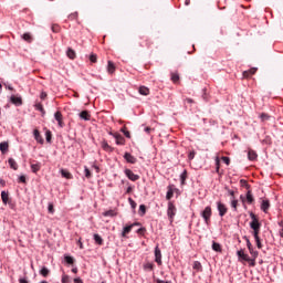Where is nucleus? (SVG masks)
Listing matches in <instances>:
<instances>
[{"label":"nucleus","mask_w":283,"mask_h":283,"mask_svg":"<svg viewBox=\"0 0 283 283\" xmlns=\"http://www.w3.org/2000/svg\"><path fill=\"white\" fill-rule=\"evenodd\" d=\"M250 229H252V235L255 240L258 249H262V241L260 240V229L262 228V223H260V219H258V216L255 213L250 212Z\"/></svg>","instance_id":"f257e3e1"},{"label":"nucleus","mask_w":283,"mask_h":283,"mask_svg":"<svg viewBox=\"0 0 283 283\" xmlns=\"http://www.w3.org/2000/svg\"><path fill=\"white\" fill-rule=\"evenodd\" d=\"M237 255L239 260H242L243 262H249V266H255V259H251L249 254L244 253V250L241 249L237 252Z\"/></svg>","instance_id":"f03ea898"},{"label":"nucleus","mask_w":283,"mask_h":283,"mask_svg":"<svg viewBox=\"0 0 283 283\" xmlns=\"http://www.w3.org/2000/svg\"><path fill=\"white\" fill-rule=\"evenodd\" d=\"M177 211L178 210L176 209V206L174 205V202L169 201L168 208H167V216H168L170 224H174V218H176Z\"/></svg>","instance_id":"7ed1b4c3"},{"label":"nucleus","mask_w":283,"mask_h":283,"mask_svg":"<svg viewBox=\"0 0 283 283\" xmlns=\"http://www.w3.org/2000/svg\"><path fill=\"white\" fill-rule=\"evenodd\" d=\"M211 216H212V210L211 206H208L201 211V218L205 220V224H209L211 222Z\"/></svg>","instance_id":"20e7f679"},{"label":"nucleus","mask_w":283,"mask_h":283,"mask_svg":"<svg viewBox=\"0 0 283 283\" xmlns=\"http://www.w3.org/2000/svg\"><path fill=\"white\" fill-rule=\"evenodd\" d=\"M217 211L219 212L220 218H224L229 208H227V205L222 203V201H217Z\"/></svg>","instance_id":"39448f33"},{"label":"nucleus","mask_w":283,"mask_h":283,"mask_svg":"<svg viewBox=\"0 0 283 283\" xmlns=\"http://www.w3.org/2000/svg\"><path fill=\"white\" fill-rule=\"evenodd\" d=\"M124 174H125L126 178H128V180H132V182H136V180H140V176L134 174V171H132V169H129V168H126L124 170Z\"/></svg>","instance_id":"423d86ee"},{"label":"nucleus","mask_w":283,"mask_h":283,"mask_svg":"<svg viewBox=\"0 0 283 283\" xmlns=\"http://www.w3.org/2000/svg\"><path fill=\"white\" fill-rule=\"evenodd\" d=\"M155 262L158 264V266H163V252L158 245L155 248Z\"/></svg>","instance_id":"0eeeda50"},{"label":"nucleus","mask_w":283,"mask_h":283,"mask_svg":"<svg viewBox=\"0 0 283 283\" xmlns=\"http://www.w3.org/2000/svg\"><path fill=\"white\" fill-rule=\"evenodd\" d=\"M10 103L15 105V107H21V105H23V98L21 96L11 95Z\"/></svg>","instance_id":"6e6552de"},{"label":"nucleus","mask_w":283,"mask_h":283,"mask_svg":"<svg viewBox=\"0 0 283 283\" xmlns=\"http://www.w3.org/2000/svg\"><path fill=\"white\" fill-rule=\"evenodd\" d=\"M109 135L115 138L116 145H125V137H123L120 134H118V133H115V134L114 133H109Z\"/></svg>","instance_id":"1a4fd4ad"},{"label":"nucleus","mask_w":283,"mask_h":283,"mask_svg":"<svg viewBox=\"0 0 283 283\" xmlns=\"http://www.w3.org/2000/svg\"><path fill=\"white\" fill-rule=\"evenodd\" d=\"M124 160H126V163H128L129 165H136L137 163L136 157H134L130 153L124 154Z\"/></svg>","instance_id":"9d476101"},{"label":"nucleus","mask_w":283,"mask_h":283,"mask_svg":"<svg viewBox=\"0 0 283 283\" xmlns=\"http://www.w3.org/2000/svg\"><path fill=\"white\" fill-rule=\"evenodd\" d=\"M269 209H271V202L269 199H264L261 203V211H263V213H269Z\"/></svg>","instance_id":"9b49d317"},{"label":"nucleus","mask_w":283,"mask_h":283,"mask_svg":"<svg viewBox=\"0 0 283 283\" xmlns=\"http://www.w3.org/2000/svg\"><path fill=\"white\" fill-rule=\"evenodd\" d=\"M33 136L36 143H39L40 145H43L44 140H43V137L41 136V133H39V129L33 130Z\"/></svg>","instance_id":"f8f14e48"},{"label":"nucleus","mask_w":283,"mask_h":283,"mask_svg":"<svg viewBox=\"0 0 283 283\" xmlns=\"http://www.w3.org/2000/svg\"><path fill=\"white\" fill-rule=\"evenodd\" d=\"M80 118L82 120H90L92 118V115H90V112L87 111H82L80 114H78Z\"/></svg>","instance_id":"ddd939ff"},{"label":"nucleus","mask_w":283,"mask_h":283,"mask_svg":"<svg viewBox=\"0 0 283 283\" xmlns=\"http://www.w3.org/2000/svg\"><path fill=\"white\" fill-rule=\"evenodd\" d=\"M167 193H166V200H170L171 198H174V185H169L167 187Z\"/></svg>","instance_id":"4468645a"},{"label":"nucleus","mask_w":283,"mask_h":283,"mask_svg":"<svg viewBox=\"0 0 283 283\" xmlns=\"http://www.w3.org/2000/svg\"><path fill=\"white\" fill-rule=\"evenodd\" d=\"M107 72L108 74H114L116 72V65H114V62H107Z\"/></svg>","instance_id":"2eb2a0df"},{"label":"nucleus","mask_w":283,"mask_h":283,"mask_svg":"<svg viewBox=\"0 0 283 283\" xmlns=\"http://www.w3.org/2000/svg\"><path fill=\"white\" fill-rule=\"evenodd\" d=\"M245 200L248 205H253V202H255V199L253 198V193L251 192V190H248Z\"/></svg>","instance_id":"dca6fc26"},{"label":"nucleus","mask_w":283,"mask_h":283,"mask_svg":"<svg viewBox=\"0 0 283 283\" xmlns=\"http://www.w3.org/2000/svg\"><path fill=\"white\" fill-rule=\"evenodd\" d=\"M132 229H133L132 224L124 227L123 231H122V234H120L122 238H127V233H130Z\"/></svg>","instance_id":"f3484780"},{"label":"nucleus","mask_w":283,"mask_h":283,"mask_svg":"<svg viewBox=\"0 0 283 283\" xmlns=\"http://www.w3.org/2000/svg\"><path fill=\"white\" fill-rule=\"evenodd\" d=\"M248 159L253 161V160H258V153H255V150H249L248 151Z\"/></svg>","instance_id":"a211bd4d"},{"label":"nucleus","mask_w":283,"mask_h":283,"mask_svg":"<svg viewBox=\"0 0 283 283\" xmlns=\"http://www.w3.org/2000/svg\"><path fill=\"white\" fill-rule=\"evenodd\" d=\"M66 56H69L72 61L76 59V51L73 50L72 48H69L66 51Z\"/></svg>","instance_id":"6ab92c4d"},{"label":"nucleus","mask_w":283,"mask_h":283,"mask_svg":"<svg viewBox=\"0 0 283 283\" xmlns=\"http://www.w3.org/2000/svg\"><path fill=\"white\" fill-rule=\"evenodd\" d=\"M60 174L62 178H66V180H72V174L65 169H61Z\"/></svg>","instance_id":"aec40b11"},{"label":"nucleus","mask_w":283,"mask_h":283,"mask_svg":"<svg viewBox=\"0 0 283 283\" xmlns=\"http://www.w3.org/2000/svg\"><path fill=\"white\" fill-rule=\"evenodd\" d=\"M31 171L33 174H38V171H41V163L31 164Z\"/></svg>","instance_id":"412c9836"},{"label":"nucleus","mask_w":283,"mask_h":283,"mask_svg":"<svg viewBox=\"0 0 283 283\" xmlns=\"http://www.w3.org/2000/svg\"><path fill=\"white\" fill-rule=\"evenodd\" d=\"M138 92L142 96H149V88L147 86H140Z\"/></svg>","instance_id":"4be33fe9"},{"label":"nucleus","mask_w":283,"mask_h":283,"mask_svg":"<svg viewBox=\"0 0 283 283\" xmlns=\"http://www.w3.org/2000/svg\"><path fill=\"white\" fill-rule=\"evenodd\" d=\"M212 251H216L217 253H222V247L220 245V243L213 241L212 242Z\"/></svg>","instance_id":"5701e85b"},{"label":"nucleus","mask_w":283,"mask_h":283,"mask_svg":"<svg viewBox=\"0 0 283 283\" xmlns=\"http://www.w3.org/2000/svg\"><path fill=\"white\" fill-rule=\"evenodd\" d=\"M143 269H144V271H146V272L154 271V263H151V262H146V263H144Z\"/></svg>","instance_id":"b1692460"},{"label":"nucleus","mask_w":283,"mask_h":283,"mask_svg":"<svg viewBox=\"0 0 283 283\" xmlns=\"http://www.w3.org/2000/svg\"><path fill=\"white\" fill-rule=\"evenodd\" d=\"M8 149H9L8 142H2L0 144V151H1V154H6L8 151Z\"/></svg>","instance_id":"393cba45"},{"label":"nucleus","mask_w":283,"mask_h":283,"mask_svg":"<svg viewBox=\"0 0 283 283\" xmlns=\"http://www.w3.org/2000/svg\"><path fill=\"white\" fill-rule=\"evenodd\" d=\"M93 240L95 241L96 244H98L99 247H102L103 244V238L99 234H94L93 235Z\"/></svg>","instance_id":"a878e982"},{"label":"nucleus","mask_w":283,"mask_h":283,"mask_svg":"<svg viewBox=\"0 0 283 283\" xmlns=\"http://www.w3.org/2000/svg\"><path fill=\"white\" fill-rule=\"evenodd\" d=\"M40 275H42V277H48L50 275V269L43 266L41 270H40Z\"/></svg>","instance_id":"bb28decb"},{"label":"nucleus","mask_w":283,"mask_h":283,"mask_svg":"<svg viewBox=\"0 0 283 283\" xmlns=\"http://www.w3.org/2000/svg\"><path fill=\"white\" fill-rule=\"evenodd\" d=\"M102 148L104 149V151H114V148H112V146H109L107 142L102 143Z\"/></svg>","instance_id":"cd10ccee"},{"label":"nucleus","mask_w":283,"mask_h":283,"mask_svg":"<svg viewBox=\"0 0 283 283\" xmlns=\"http://www.w3.org/2000/svg\"><path fill=\"white\" fill-rule=\"evenodd\" d=\"M9 165H10L11 169H14V171H17L19 169V165H17V161L13 158L9 159Z\"/></svg>","instance_id":"c85d7f7f"},{"label":"nucleus","mask_w":283,"mask_h":283,"mask_svg":"<svg viewBox=\"0 0 283 283\" xmlns=\"http://www.w3.org/2000/svg\"><path fill=\"white\" fill-rule=\"evenodd\" d=\"M249 253H250V255H252L251 260H254V262H255V260H258V255H260V253L258 251H255V249H253V248L251 250H249Z\"/></svg>","instance_id":"c756f323"},{"label":"nucleus","mask_w":283,"mask_h":283,"mask_svg":"<svg viewBox=\"0 0 283 283\" xmlns=\"http://www.w3.org/2000/svg\"><path fill=\"white\" fill-rule=\"evenodd\" d=\"M187 182V170H184L180 175V185H186Z\"/></svg>","instance_id":"7c9ffc66"},{"label":"nucleus","mask_w":283,"mask_h":283,"mask_svg":"<svg viewBox=\"0 0 283 283\" xmlns=\"http://www.w3.org/2000/svg\"><path fill=\"white\" fill-rule=\"evenodd\" d=\"M1 198H2L3 205H8L9 195H8V192H7L6 190H3V191L1 192Z\"/></svg>","instance_id":"2f4dec72"},{"label":"nucleus","mask_w":283,"mask_h":283,"mask_svg":"<svg viewBox=\"0 0 283 283\" xmlns=\"http://www.w3.org/2000/svg\"><path fill=\"white\" fill-rule=\"evenodd\" d=\"M192 269H195V271H202V263H200V261H195Z\"/></svg>","instance_id":"473e14b6"},{"label":"nucleus","mask_w":283,"mask_h":283,"mask_svg":"<svg viewBox=\"0 0 283 283\" xmlns=\"http://www.w3.org/2000/svg\"><path fill=\"white\" fill-rule=\"evenodd\" d=\"M253 74H255V69L243 72L244 78H249V76H253Z\"/></svg>","instance_id":"72a5a7b5"},{"label":"nucleus","mask_w":283,"mask_h":283,"mask_svg":"<svg viewBox=\"0 0 283 283\" xmlns=\"http://www.w3.org/2000/svg\"><path fill=\"white\" fill-rule=\"evenodd\" d=\"M23 41H27V43H32V35L30 33L22 34Z\"/></svg>","instance_id":"f704fd0d"},{"label":"nucleus","mask_w":283,"mask_h":283,"mask_svg":"<svg viewBox=\"0 0 283 283\" xmlns=\"http://www.w3.org/2000/svg\"><path fill=\"white\" fill-rule=\"evenodd\" d=\"M171 81L172 83H178V81H180V75L178 72L171 73Z\"/></svg>","instance_id":"c9c22d12"},{"label":"nucleus","mask_w":283,"mask_h":283,"mask_svg":"<svg viewBox=\"0 0 283 283\" xmlns=\"http://www.w3.org/2000/svg\"><path fill=\"white\" fill-rule=\"evenodd\" d=\"M271 118V115L266 114V113H262L260 115V119L262 120V123L269 120Z\"/></svg>","instance_id":"e433bc0d"},{"label":"nucleus","mask_w":283,"mask_h":283,"mask_svg":"<svg viewBox=\"0 0 283 283\" xmlns=\"http://www.w3.org/2000/svg\"><path fill=\"white\" fill-rule=\"evenodd\" d=\"M35 109L38 112H41V114H45V109L43 108V104L41 103L35 104Z\"/></svg>","instance_id":"4c0bfd02"},{"label":"nucleus","mask_w":283,"mask_h":283,"mask_svg":"<svg viewBox=\"0 0 283 283\" xmlns=\"http://www.w3.org/2000/svg\"><path fill=\"white\" fill-rule=\"evenodd\" d=\"M54 118L56 122H59V120L61 122V120H63V114L60 111H57L54 114Z\"/></svg>","instance_id":"58836bf2"},{"label":"nucleus","mask_w":283,"mask_h":283,"mask_svg":"<svg viewBox=\"0 0 283 283\" xmlns=\"http://www.w3.org/2000/svg\"><path fill=\"white\" fill-rule=\"evenodd\" d=\"M84 174H85V178L87 179L92 178V171H90V168H87V166L84 167Z\"/></svg>","instance_id":"ea45409f"},{"label":"nucleus","mask_w":283,"mask_h":283,"mask_svg":"<svg viewBox=\"0 0 283 283\" xmlns=\"http://www.w3.org/2000/svg\"><path fill=\"white\" fill-rule=\"evenodd\" d=\"M230 205L233 208V211H238V200L237 199H231Z\"/></svg>","instance_id":"a19ab883"},{"label":"nucleus","mask_w":283,"mask_h":283,"mask_svg":"<svg viewBox=\"0 0 283 283\" xmlns=\"http://www.w3.org/2000/svg\"><path fill=\"white\" fill-rule=\"evenodd\" d=\"M64 260H65L66 264H74V258H72L70 255H65Z\"/></svg>","instance_id":"79ce46f5"},{"label":"nucleus","mask_w":283,"mask_h":283,"mask_svg":"<svg viewBox=\"0 0 283 283\" xmlns=\"http://www.w3.org/2000/svg\"><path fill=\"white\" fill-rule=\"evenodd\" d=\"M45 138H46V143H52V133L50 130L45 133Z\"/></svg>","instance_id":"37998d69"},{"label":"nucleus","mask_w":283,"mask_h":283,"mask_svg":"<svg viewBox=\"0 0 283 283\" xmlns=\"http://www.w3.org/2000/svg\"><path fill=\"white\" fill-rule=\"evenodd\" d=\"M245 242H247V247H248V250H252L253 249V244H251V240L248 239V237H243Z\"/></svg>","instance_id":"c03bdc74"},{"label":"nucleus","mask_w":283,"mask_h":283,"mask_svg":"<svg viewBox=\"0 0 283 283\" xmlns=\"http://www.w3.org/2000/svg\"><path fill=\"white\" fill-rule=\"evenodd\" d=\"M128 202H129L132 209H136L137 203H136V201H134V199H132V197L128 198Z\"/></svg>","instance_id":"a18cd8bd"},{"label":"nucleus","mask_w":283,"mask_h":283,"mask_svg":"<svg viewBox=\"0 0 283 283\" xmlns=\"http://www.w3.org/2000/svg\"><path fill=\"white\" fill-rule=\"evenodd\" d=\"M142 127H144V132L146 134H151V132H154V128L149 127V126H145V125H142Z\"/></svg>","instance_id":"49530a36"},{"label":"nucleus","mask_w":283,"mask_h":283,"mask_svg":"<svg viewBox=\"0 0 283 283\" xmlns=\"http://www.w3.org/2000/svg\"><path fill=\"white\" fill-rule=\"evenodd\" d=\"M139 211L142 212V216H145V213H147V207H145V205H140Z\"/></svg>","instance_id":"de8ad7c7"},{"label":"nucleus","mask_w":283,"mask_h":283,"mask_svg":"<svg viewBox=\"0 0 283 283\" xmlns=\"http://www.w3.org/2000/svg\"><path fill=\"white\" fill-rule=\"evenodd\" d=\"M62 283H70V275L63 274L62 275Z\"/></svg>","instance_id":"09e8293b"},{"label":"nucleus","mask_w":283,"mask_h":283,"mask_svg":"<svg viewBox=\"0 0 283 283\" xmlns=\"http://www.w3.org/2000/svg\"><path fill=\"white\" fill-rule=\"evenodd\" d=\"M88 59H90L91 63H96V61H97V56L94 53H91Z\"/></svg>","instance_id":"8fccbe9b"},{"label":"nucleus","mask_w":283,"mask_h":283,"mask_svg":"<svg viewBox=\"0 0 283 283\" xmlns=\"http://www.w3.org/2000/svg\"><path fill=\"white\" fill-rule=\"evenodd\" d=\"M48 211L49 213H54V205L52 202L49 203Z\"/></svg>","instance_id":"3c124183"},{"label":"nucleus","mask_w":283,"mask_h":283,"mask_svg":"<svg viewBox=\"0 0 283 283\" xmlns=\"http://www.w3.org/2000/svg\"><path fill=\"white\" fill-rule=\"evenodd\" d=\"M240 185H241V187H245L247 189H249V182H247V180L241 179Z\"/></svg>","instance_id":"603ef678"},{"label":"nucleus","mask_w":283,"mask_h":283,"mask_svg":"<svg viewBox=\"0 0 283 283\" xmlns=\"http://www.w3.org/2000/svg\"><path fill=\"white\" fill-rule=\"evenodd\" d=\"M222 163H224V165H230L231 159L229 157H222L221 158Z\"/></svg>","instance_id":"864d4df0"},{"label":"nucleus","mask_w":283,"mask_h":283,"mask_svg":"<svg viewBox=\"0 0 283 283\" xmlns=\"http://www.w3.org/2000/svg\"><path fill=\"white\" fill-rule=\"evenodd\" d=\"M193 158H196V151L192 150L188 154V159L193 160Z\"/></svg>","instance_id":"5fc2aeb1"},{"label":"nucleus","mask_w":283,"mask_h":283,"mask_svg":"<svg viewBox=\"0 0 283 283\" xmlns=\"http://www.w3.org/2000/svg\"><path fill=\"white\" fill-rule=\"evenodd\" d=\"M228 193H229V196H231V200L235 199V191L234 190L228 189Z\"/></svg>","instance_id":"6e6d98bb"},{"label":"nucleus","mask_w":283,"mask_h":283,"mask_svg":"<svg viewBox=\"0 0 283 283\" xmlns=\"http://www.w3.org/2000/svg\"><path fill=\"white\" fill-rule=\"evenodd\" d=\"M104 216L105 217H112V216H114V211L113 210H108V211L104 212Z\"/></svg>","instance_id":"4d7b16f0"},{"label":"nucleus","mask_w":283,"mask_h":283,"mask_svg":"<svg viewBox=\"0 0 283 283\" xmlns=\"http://www.w3.org/2000/svg\"><path fill=\"white\" fill-rule=\"evenodd\" d=\"M40 98H41L42 101H45V98H48V93L42 92V93L40 94Z\"/></svg>","instance_id":"13d9d810"},{"label":"nucleus","mask_w":283,"mask_h":283,"mask_svg":"<svg viewBox=\"0 0 283 283\" xmlns=\"http://www.w3.org/2000/svg\"><path fill=\"white\" fill-rule=\"evenodd\" d=\"M57 125L61 128L65 127V124L63 123V119L57 120Z\"/></svg>","instance_id":"bf43d9fd"},{"label":"nucleus","mask_w":283,"mask_h":283,"mask_svg":"<svg viewBox=\"0 0 283 283\" xmlns=\"http://www.w3.org/2000/svg\"><path fill=\"white\" fill-rule=\"evenodd\" d=\"M156 283H171V281H165V280L157 279Z\"/></svg>","instance_id":"052dcab7"},{"label":"nucleus","mask_w":283,"mask_h":283,"mask_svg":"<svg viewBox=\"0 0 283 283\" xmlns=\"http://www.w3.org/2000/svg\"><path fill=\"white\" fill-rule=\"evenodd\" d=\"M74 283H83V280L81 277H75L73 280Z\"/></svg>","instance_id":"680f3d73"},{"label":"nucleus","mask_w":283,"mask_h":283,"mask_svg":"<svg viewBox=\"0 0 283 283\" xmlns=\"http://www.w3.org/2000/svg\"><path fill=\"white\" fill-rule=\"evenodd\" d=\"M124 136H126V138H132V134L129 133V130L124 132Z\"/></svg>","instance_id":"e2e57ef3"},{"label":"nucleus","mask_w":283,"mask_h":283,"mask_svg":"<svg viewBox=\"0 0 283 283\" xmlns=\"http://www.w3.org/2000/svg\"><path fill=\"white\" fill-rule=\"evenodd\" d=\"M18 182H25V176H20Z\"/></svg>","instance_id":"0e129e2a"},{"label":"nucleus","mask_w":283,"mask_h":283,"mask_svg":"<svg viewBox=\"0 0 283 283\" xmlns=\"http://www.w3.org/2000/svg\"><path fill=\"white\" fill-rule=\"evenodd\" d=\"M81 240H82L81 238L77 240V244H78L80 249H83V241H81Z\"/></svg>","instance_id":"69168bd1"},{"label":"nucleus","mask_w":283,"mask_h":283,"mask_svg":"<svg viewBox=\"0 0 283 283\" xmlns=\"http://www.w3.org/2000/svg\"><path fill=\"white\" fill-rule=\"evenodd\" d=\"M144 231H146L145 228H139V229L136 231V233H144Z\"/></svg>","instance_id":"338daca9"},{"label":"nucleus","mask_w":283,"mask_h":283,"mask_svg":"<svg viewBox=\"0 0 283 283\" xmlns=\"http://www.w3.org/2000/svg\"><path fill=\"white\" fill-rule=\"evenodd\" d=\"M279 235H280L281 238H283V228L280 229Z\"/></svg>","instance_id":"774afa93"}]
</instances>
